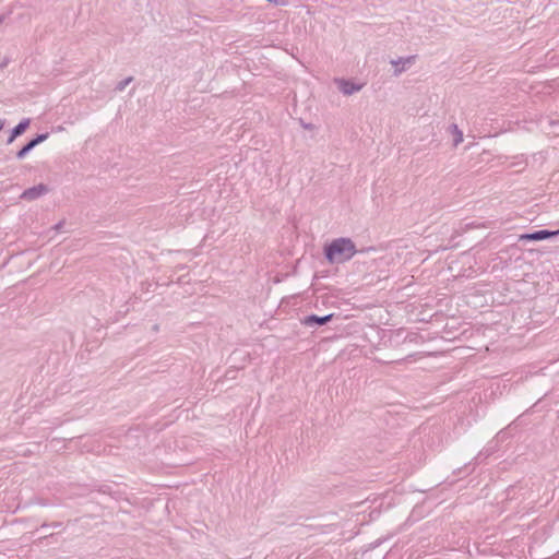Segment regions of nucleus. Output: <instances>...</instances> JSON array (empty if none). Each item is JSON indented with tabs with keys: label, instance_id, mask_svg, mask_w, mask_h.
I'll list each match as a JSON object with an SVG mask.
<instances>
[{
	"label": "nucleus",
	"instance_id": "nucleus-16",
	"mask_svg": "<svg viewBox=\"0 0 559 559\" xmlns=\"http://www.w3.org/2000/svg\"><path fill=\"white\" fill-rule=\"evenodd\" d=\"M4 21V16L0 15V24Z\"/></svg>",
	"mask_w": 559,
	"mask_h": 559
},
{
	"label": "nucleus",
	"instance_id": "nucleus-4",
	"mask_svg": "<svg viewBox=\"0 0 559 559\" xmlns=\"http://www.w3.org/2000/svg\"><path fill=\"white\" fill-rule=\"evenodd\" d=\"M47 192H48L47 186L44 183H39L37 186L25 189L21 194V199L33 201V200H36V199L43 197Z\"/></svg>",
	"mask_w": 559,
	"mask_h": 559
},
{
	"label": "nucleus",
	"instance_id": "nucleus-8",
	"mask_svg": "<svg viewBox=\"0 0 559 559\" xmlns=\"http://www.w3.org/2000/svg\"><path fill=\"white\" fill-rule=\"evenodd\" d=\"M449 131L453 134V146H457L463 142V132L459 129L456 123L449 126Z\"/></svg>",
	"mask_w": 559,
	"mask_h": 559
},
{
	"label": "nucleus",
	"instance_id": "nucleus-2",
	"mask_svg": "<svg viewBox=\"0 0 559 559\" xmlns=\"http://www.w3.org/2000/svg\"><path fill=\"white\" fill-rule=\"evenodd\" d=\"M559 236V228L557 230L539 229L532 233L522 234L519 237L521 241H542L549 238Z\"/></svg>",
	"mask_w": 559,
	"mask_h": 559
},
{
	"label": "nucleus",
	"instance_id": "nucleus-14",
	"mask_svg": "<svg viewBox=\"0 0 559 559\" xmlns=\"http://www.w3.org/2000/svg\"><path fill=\"white\" fill-rule=\"evenodd\" d=\"M4 124H5L4 120L0 119V131L3 129Z\"/></svg>",
	"mask_w": 559,
	"mask_h": 559
},
{
	"label": "nucleus",
	"instance_id": "nucleus-3",
	"mask_svg": "<svg viewBox=\"0 0 559 559\" xmlns=\"http://www.w3.org/2000/svg\"><path fill=\"white\" fill-rule=\"evenodd\" d=\"M335 84L344 95H353L362 88V84L346 79H335Z\"/></svg>",
	"mask_w": 559,
	"mask_h": 559
},
{
	"label": "nucleus",
	"instance_id": "nucleus-18",
	"mask_svg": "<svg viewBox=\"0 0 559 559\" xmlns=\"http://www.w3.org/2000/svg\"><path fill=\"white\" fill-rule=\"evenodd\" d=\"M7 63L4 61H1L0 68H3Z\"/></svg>",
	"mask_w": 559,
	"mask_h": 559
},
{
	"label": "nucleus",
	"instance_id": "nucleus-6",
	"mask_svg": "<svg viewBox=\"0 0 559 559\" xmlns=\"http://www.w3.org/2000/svg\"><path fill=\"white\" fill-rule=\"evenodd\" d=\"M415 60V56L401 57L394 60H391V64L395 67L394 74L400 75L402 72L406 70V66H411Z\"/></svg>",
	"mask_w": 559,
	"mask_h": 559
},
{
	"label": "nucleus",
	"instance_id": "nucleus-15",
	"mask_svg": "<svg viewBox=\"0 0 559 559\" xmlns=\"http://www.w3.org/2000/svg\"><path fill=\"white\" fill-rule=\"evenodd\" d=\"M62 224H63L62 222H59L58 224H56L55 228H56V229L61 228Z\"/></svg>",
	"mask_w": 559,
	"mask_h": 559
},
{
	"label": "nucleus",
	"instance_id": "nucleus-5",
	"mask_svg": "<svg viewBox=\"0 0 559 559\" xmlns=\"http://www.w3.org/2000/svg\"><path fill=\"white\" fill-rule=\"evenodd\" d=\"M333 317H334L333 313H329V314L322 316V317L317 316V314H310V316H307L304 318L302 323L306 326L324 325L328 322H330Z\"/></svg>",
	"mask_w": 559,
	"mask_h": 559
},
{
	"label": "nucleus",
	"instance_id": "nucleus-7",
	"mask_svg": "<svg viewBox=\"0 0 559 559\" xmlns=\"http://www.w3.org/2000/svg\"><path fill=\"white\" fill-rule=\"evenodd\" d=\"M29 119L28 118H24L23 120H21L12 130H11V134L10 136L8 138L7 140V143L8 144H11L17 136H20L21 134H23L26 129L28 128L29 126Z\"/></svg>",
	"mask_w": 559,
	"mask_h": 559
},
{
	"label": "nucleus",
	"instance_id": "nucleus-9",
	"mask_svg": "<svg viewBox=\"0 0 559 559\" xmlns=\"http://www.w3.org/2000/svg\"><path fill=\"white\" fill-rule=\"evenodd\" d=\"M132 80H133L132 76L126 78L124 80L118 82V84L116 85L115 90L117 92H122L132 82Z\"/></svg>",
	"mask_w": 559,
	"mask_h": 559
},
{
	"label": "nucleus",
	"instance_id": "nucleus-12",
	"mask_svg": "<svg viewBox=\"0 0 559 559\" xmlns=\"http://www.w3.org/2000/svg\"><path fill=\"white\" fill-rule=\"evenodd\" d=\"M48 526H49V527H53V528H58V527H61V526H62V523H61V522H53V523H51V524H46V523H44V524L41 525V528H45V527H48Z\"/></svg>",
	"mask_w": 559,
	"mask_h": 559
},
{
	"label": "nucleus",
	"instance_id": "nucleus-13",
	"mask_svg": "<svg viewBox=\"0 0 559 559\" xmlns=\"http://www.w3.org/2000/svg\"><path fill=\"white\" fill-rule=\"evenodd\" d=\"M27 145L33 150L35 146H37L35 144V141L32 139L31 141L27 142Z\"/></svg>",
	"mask_w": 559,
	"mask_h": 559
},
{
	"label": "nucleus",
	"instance_id": "nucleus-10",
	"mask_svg": "<svg viewBox=\"0 0 559 559\" xmlns=\"http://www.w3.org/2000/svg\"><path fill=\"white\" fill-rule=\"evenodd\" d=\"M31 151L32 148L26 143L20 151L16 152V158L23 159Z\"/></svg>",
	"mask_w": 559,
	"mask_h": 559
},
{
	"label": "nucleus",
	"instance_id": "nucleus-11",
	"mask_svg": "<svg viewBox=\"0 0 559 559\" xmlns=\"http://www.w3.org/2000/svg\"><path fill=\"white\" fill-rule=\"evenodd\" d=\"M49 136V133H40V134H37L33 140L35 141V144L38 145L40 143H43L44 141H46Z\"/></svg>",
	"mask_w": 559,
	"mask_h": 559
},
{
	"label": "nucleus",
	"instance_id": "nucleus-17",
	"mask_svg": "<svg viewBox=\"0 0 559 559\" xmlns=\"http://www.w3.org/2000/svg\"><path fill=\"white\" fill-rule=\"evenodd\" d=\"M7 63L4 61H1L0 68H3Z\"/></svg>",
	"mask_w": 559,
	"mask_h": 559
},
{
	"label": "nucleus",
	"instance_id": "nucleus-1",
	"mask_svg": "<svg viewBox=\"0 0 559 559\" xmlns=\"http://www.w3.org/2000/svg\"><path fill=\"white\" fill-rule=\"evenodd\" d=\"M357 253L356 246L350 238L340 237L333 239L324 247V257L329 263H344Z\"/></svg>",
	"mask_w": 559,
	"mask_h": 559
}]
</instances>
